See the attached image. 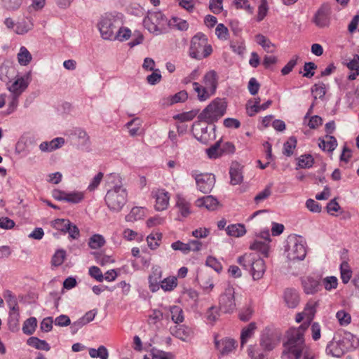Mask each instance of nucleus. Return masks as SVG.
<instances>
[{
  "label": "nucleus",
  "instance_id": "nucleus-54",
  "mask_svg": "<svg viewBox=\"0 0 359 359\" xmlns=\"http://www.w3.org/2000/svg\"><path fill=\"white\" fill-rule=\"evenodd\" d=\"M336 317L341 325H347L351 323V315L344 310L339 311L336 314Z\"/></svg>",
  "mask_w": 359,
  "mask_h": 359
},
{
  "label": "nucleus",
  "instance_id": "nucleus-32",
  "mask_svg": "<svg viewBox=\"0 0 359 359\" xmlns=\"http://www.w3.org/2000/svg\"><path fill=\"white\" fill-rule=\"evenodd\" d=\"M326 140H320L318 144L319 147L323 150H327L328 151H332L335 149L337 142V140L334 137L331 135H327L325 137Z\"/></svg>",
  "mask_w": 359,
  "mask_h": 359
},
{
  "label": "nucleus",
  "instance_id": "nucleus-16",
  "mask_svg": "<svg viewBox=\"0 0 359 359\" xmlns=\"http://www.w3.org/2000/svg\"><path fill=\"white\" fill-rule=\"evenodd\" d=\"M152 196L156 200L155 209L157 211L167 209L170 200V194L168 191L164 189H157L152 192Z\"/></svg>",
  "mask_w": 359,
  "mask_h": 359
},
{
  "label": "nucleus",
  "instance_id": "nucleus-29",
  "mask_svg": "<svg viewBox=\"0 0 359 359\" xmlns=\"http://www.w3.org/2000/svg\"><path fill=\"white\" fill-rule=\"evenodd\" d=\"M27 344L38 350L48 351L50 349V345L45 340H41L35 337H29Z\"/></svg>",
  "mask_w": 359,
  "mask_h": 359
},
{
  "label": "nucleus",
  "instance_id": "nucleus-8",
  "mask_svg": "<svg viewBox=\"0 0 359 359\" xmlns=\"http://www.w3.org/2000/svg\"><path fill=\"white\" fill-rule=\"evenodd\" d=\"M219 310L224 313H231L236 308L234 288L228 285L219 299Z\"/></svg>",
  "mask_w": 359,
  "mask_h": 359
},
{
  "label": "nucleus",
  "instance_id": "nucleus-22",
  "mask_svg": "<svg viewBox=\"0 0 359 359\" xmlns=\"http://www.w3.org/2000/svg\"><path fill=\"white\" fill-rule=\"evenodd\" d=\"M162 271L158 266L152 267L151 273L149 276V289L152 292H155L159 289V283L161 282Z\"/></svg>",
  "mask_w": 359,
  "mask_h": 359
},
{
  "label": "nucleus",
  "instance_id": "nucleus-40",
  "mask_svg": "<svg viewBox=\"0 0 359 359\" xmlns=\"http://www.w3.org/2000/svg\"><path fill=\"white\" fill-rule=\"evenodd\" d=\"M141 125L142 121L139 118H135L127 123L126 127L129 129L130 135L132 137L136 136Z\"/></svg>",
  "mask_w": 359,
  "mask_h": 359
},
{
  "label": "nucleus",
  "instance_id": "nucleus-6",
  "mask_svg": "<svg viewBox=\"0 0 359 359\" xmlns=\"http://www.w3.org/2000/svg\"><path fill=\"white\" fill-rule=\"evenodd\" d=\"M285 250L289 260H303L306 255V243L301 236L290 235L287 238Z\"/></svg>",
  "mask_w": 359,
  "mask_h": 359
},
{
  "label": "nucleus",
  "instance_id": "nucleus-1",
  "mask_svg": "<svg viewBox=\"0 0 359 359\" xmlns=\"http://www.w3.org/2000/svg\"><path fill=\"white\" fill-rule=\"evenodd\" d=\"M308 325L302 324L299 327L289 329L286 334L287 341L283 344L282 357L290 359H315V354L306 345L304 332Z\"/></svg>",
  "mask_w": 359,
  "mask_h": 359
},
{
  "label": "nucleus",
  "instance_id": "nucleus-12",
  "mask_svg": "<svg viewBox=\"0 0 359 359\" xmlns=\"http://www.w3.org/2000/svg\"><path fill=\"white\" fill-rule=\"evenodd\" d=\"M29 83V73L17 78L11 85H7V89L12 95L20 96L27 89Z\"/></svg>",
  "mask_w": 359,
  "mask_h": 359
},
{
  "label": "nucleus",
  "instance_id": "nucleus-48",
  "mask_svg": "<svg viewBox=\"0 0 359 359\" xmlns=\"http://www.w3.org/2000/svg\"><path fill=\"white\" fill-rule=\"evenodd\" d=\"M177 285V278L174 276L166 278L161 282V287L165 291L172 290Z\"/></svg>",
  "mask_w": 359,
  "mask_h": 359
},
{
  "label": "nucleus",
  "instance_id": "nucleus-44",
  "mask_svg": "<svg viewBox=\"0 0 359 359\" xmlns=\"http://www.w3.org/2000/svg\"><path fill=\"white\" fill-rule=\"evenodd\" d=\"M69 225L70 221L69 219H56L52 222L53 227L63 233H67V231L69 230Z\"/></svg>",
  "mask_w": 359,
  "mask_h": 359
},
{
  "label": "nucleus",
  "instance_id": "nucleus-7",
  "mask_svg": "<svg viewBox=\"0 0 359 359\" xmlns=\"http://www.w3.org/2000/svg\"><path fill=\"white\" fill-rule=\"evenodd\" d=\"M143 25L150 33L158 36L166 32L167 19L161 12H148Z\"/></svg>",
  "mask_w": 359,
  "mask_h": 359
},
{
  "label": "nucleus",
  "instance_id": "nucleus-27",
  "mask_svg": "<svg viewBox=\"0 0 359 359\" xmlns=\"http://www.w3.org/2000/svg\"><path fill=\"white\" fill-rule=\"evenodd\" d=\"M196 205L199 208L204 207L209 210H214L218 205V201L212 196H206L197 199Z\"/></svg>",
  "mask_w": 359,
  "mask_h": 359
},
{
  "label": "nucleus",
  "instance_id": "nucleus-52",
  "mask_svg": "<svg viewBox=\"0 0 359 359\" xmlns=\"http://www.w3.org/2000/svg\"><path fill=\"white\" fill-rule=\"evenodd\" d=\"M66 257V252L64 250H57L52 257L51 263L55 266H59L62 264Z\"/></svg>",
  "mask_w": 359,
  "mask_h": 359
},
{
  "label": "nucleus",
  "instance_id": "nucleus-36",
  "mask_svg": "<svg viewBox=\"0 0 359 359\" xmlns=\"http://www.w3.org/2000/svg\"><path fill=\"white\" fill-rule=\"evenodd\" d=\"M36 326L37 321L36 318L31 317L24 322L22 326V331L25 334L27 335H31L34 332Z\"/></svg>",
  "mask_w": 359,
  "mask_h": 359
},
{
  "label": "nucleus",
  "instance_id": "nucleus-2",
  "mask_svg": "<svg viewBox=\"0 0 359 359\" xmlns=\"http://www.w3.org/2000/svg\"><path fill=\"white\" fill-rule=\"evenodd\" d=\"M122 25V15L121 13H107L100 18L97 27L103 39L114 40L116 39V34Z\"/></svg>",
  "mask_w": 359,
  "mask_h": 359
},
{
  "label": "nucleus",
  "instance_id": "nucleus-13",
  "mask_svg": "<svg viewBox=\"0 0 359 359\" xmlns=\"http://www.w3.org/2000/svg\"><path fill=\"white\" fill-rule=\"evenodd\" d=\"M266 266L265 262L259 257L255 255L250 267V273L254 280H258L263 278Z\"/></svg>",
  "mask_w": 359,
  "mask_h": 359
},
{
  "label": "nucleus",
  "instance_id": "nucleus-15",
  "mask_svg": "<svg viewBox=\"0 0 359 359\" xmlns=\"http://www.w3.org/2000/svg\"><path fill=\"white\" fill-rule=\"evenodd\" d=\"M326 353L331 355L332 357L341 358L346 353V348L344 346L341 336L339 337H334L333 339L327 345Z\"/></svg>",
  "mask_w": 359,
  "mask_h": 359
},
{
  "label": "nucleus",
  "instance_id": "nucleus-51",
  "mask_svg": "<svg viewBox=\"0 0 359 359\" xmlns=\"http://www.w3.org/2000/svg\"><path fill=\"white\" fill-rule=\"evenodd\" d=\"M20 314H9L8 325L9 330L13 332H17L19 330Z\"/></svg>",
  "mask_w": 359,
  "mask_h": 359
},
{
  "label": "nucleus",
  "instance_id": "nucleus-58",
  "mask_svg": "<svg viewBox=\"0 0 359 359\" xmlns=\"http://www.w3.org/2000/svg\"><path fill=\"white\" fill-rule=\"evenodd\" d=\"M171 248L174 250L181 251L184 255H187L190 252V248L187 243H184L180 241L172 243L171 244Z\"/></svg>",
  "mask_w": 359,
  "mask_h": 359
},
{
  "label": "nucleus",
  "instance_id": "nucleus-38",
  "mask_svg": "<svg viewBox=\"0 0 359 359\" xmlns=\"http://www.w3.org/2000/svg\"><path fill=\"white\" fill-rule=\"evenodd\" d=\"M32 55L29 50L24 46H22L20 49V52L18 54V62L21 65H27L32 60Z\"/></svg>",
  "mask_w": 359,
  "mask_h": 359
},
{
  "label": "nucleus",
  "instance_id": "nucleus-24",
  "mask_svg": "<svg viewBox=\"0 0 359 359\" xmlns=\"http://www.w3.org/2000/svg\"><path fill=\"white\" fill-rule=\"evenodd\" d=\"M65 144V140L62 137H56L50 142H43L39 145V149L42 152H51Z\"/></svg>",
  "mask_w": 359,
  "mask_h": 359
},
{
  "label": "nucleus",
  "instance_id": "nucleus-56",
  "mask_svg": "<svg viewBox=\"0 0 359 359\" xmlns=\"http://www.w3.org/2000/svg\"><path fill=\"white\" fill-rule=\"evenodd\" d=\"M188 98V94L186 90H181L170 97V104L183 102Z\"/></svg>",
  "mask_w": 359,
  "mask_h": 359
},
{
  "label": "nucleus",
  "instance_id": "nucleus-43",
  "mask_svg": "<svg viewBox=\"0 0 359 359\" xmlns=\"http://www.w3.org/2000/svg\"><path fill=\"white\" fill-rule=\"evenodd\" d=\"M297 139L296 137L292 136L288 140L284 143L283 144V154L287 156H290L293 154V149L297 146Z\"/></svg>",
  "mask_w": 359,
  "mask_h": 359
},
{
  "label": "nucleus",
  "instance_id": "nucleus-34",
  "mask_svg": "<svg viewBox=\"0 0 359 359\" xmlns=\"http://www.w3.org/2000/svg\"><path fill=\"white\" fill-rule=\"evenodd\" d=\"M193 86L194 91L197 93V97L200 101H205L212 95L210 93L208 92V90H207V88L201 86L197 82H194Z\"/></svg>",
  "mask_w": 359,
  "mask_h": 359
},
{
  "label": "nucleus",
  "instance_id": "nucleus-64",
  "mask_svg": "<svg viewBox=\"0 0 359 359\" xmlns=\"http://www.w3.org/2000/svg\"><path fill=\"white\" fill-rule=\"evenodd\" d=\"M151 353L153 357L156 359H172V355L170 353L165 352L157 348H152Z\"/></svg>",
  "mask_w": 359,
  "mask_h": 359
},
{
  "label": "nucleus",
  "instance_id": "nucleus-11",
  "mask_svg": "<svg viewBox=\"0 0 359 359\" xmlns=\"http://www.w3.org/2000/svg\"><path fill=\"white\" fill-rule=\"evenodd\" d=\"M260 237L264 241H261L255 240L250 245V248L252 250L258 251L265 257H268L269 252V243L271 241L269 230L262 231L260 233Z\"/></svg>",
  "mask_w": 359,
  "mask_h": 359
},
{
  "label": "nucleus",
  "instance_id": "nucleus-42",
  "mask_svg": "<svg viewBox=\"0 0 359 359\" xmlns=\"http://www.w3.org/2000/svg\"><path fill=\"white\" fill-rule=\"evenodd\" d=\"M105 243V240L102 235L95 234L89 238L88 245L92 249H98Z\"/></svg>",
  "mask_w": 359,
  "mask_h": 359
},
{
  "label": "nucleus",
  "instance_id": "nucleus-3",
  "mask_svg": "<svg viewBox=\"0 0 359 359\" xmlns=\"http://www.w3.org/2000/svg\"><path fill=\"white\" fill-rule=\"evenodd\" d=\"M226 109V102L224 99L216 98L199 114L198 118L200 121L212 124L224 115Z\"/></svg>",
  "mask_w": 359,
  "mask_h": 359
},
{
  "label": "nucleus",
  "instance_id": "nucleus-23",
  "mask_svg": "<svg viewBox=\"0 0 359 359\" xmlns=\"http://www.w3.org/2000/svg\"><path fill=\"white\" fill-rule=\"evenodd\" d=\"M341 338L347 352L352 351L359 346V339L351 332H344Z\"/></svg>",
  "mask_w": 359,
  "mask_h": 359
},
{
  "label": "nucleus",
  "instance_id": "nucleus-59",
  "mask_svg": "<svg viewBox=\"0 0 359 359\" xmlns=\"http://www.w3.org/2000/svg\"><path fill=\"white\" fill-rule=\"evenodd\" d=\"M317 69V65L313 62H305L304 65V73L303 76L306 78H311L314 75L313 70Z\"/></svg>",
  "mask_w": 359,
  "mask_h": 359
},
{
  "label": "nucleus",
  "instance_id": "nucleus-37",
  "mask_svg": "<svg viewBox=\"0 0 359 359\" xmlns=\"http://www.w3.org/2000/svg\"><path fill=\"white\" fill-rule=\"evenodd\" d=\"M89 355L91 358H99L100 359H108L109 353L104 346H100L97 349L90 348Z\"/></svg>",
  "mask_w": 359,
  "mask_h": 359
},
{
  "label": "nucleus",
  "instance_id": "nucleus-5",
  "mask_svg": "<svg viewBox=\"0 0 359 359\" xmlns=\"http://www.w3.org/2000/svg\"><path fill=\"white\" fill-rule=\"evenodd\" d=\"M212 52L210 45L208 44V39L203 33H198L191 41L189 55L192 58L201 60L209 56Z\"/></svg>",
  "mask_w": 359,
  "mask_h": 359
},
{
  "label": "nucleus",
  "instance_id": "nucleus-28",
  "mask_svg": "<svg viewBox=\"0 0 359 359\" xmlns=\"http://www.w3.org/2000/svg\"><path fill=\"white\" fill-rule=\"evenodd\" d=\"M256 329L257 325L255 322L250 323L246 327L243 328L241 334V346H243L247 341L252 337Z\"/></svg>",
  "mask_w": 359,
  "mask_h": 359
},
{
  "label": "nucleus",
  "instance_id": "nucleus-20",
  "mask_svg": "<svg viewBox=\"0 0 359 359\" xmlns=\"http://www.w3.org/2000/svg\"><path fill=\"white\" fill-rule=\"evenodd\" d=\"M175 207L177 208L178 217L185 218L191 213V203L182 195H177Z\"/></svg>",
  "mask_w": 359,
  "mask_h": 359
},
{
  "label": "nucleus",
  "instance_id": "nucleus-35",
  "mask_svg": "<svg viewBox=\"0 0 359 359\" xmlns=\"http://www.w3.org/2000/svg\"><path fill=\"white\" fill-rule=\"evenodd\" d=\"M191 330L190 328L183 325L175 326L173 334L178 339L186 341L191 335Z\"/></svg>",
  "mask_w": 359,
  "mask_h": 359
},
{
  "label": "nucleus",
  "instance_id": "nucleus-14",
  "mask_svg": "<svg viewBox=\"0 0 359 359\" xmlns=\"http://www.w3.org/2000/svg\"><path fill=\"white\" fill-rule=\"evenodd\" d=\"M330 8L328 5L323 4L316 13L313 22L318 27H325L330 24Z\"/></svg>",
  "mask_w": 359,
  "mask_h": 359
},
{
  "label": "nucleus",
  "instance_id": "nucleus-41",
  "mask_svg": "<svg viewBox=\"0 0 359 359\" xmlns=\"http://www.w3.org/2000/svg\"><path fill=\"white\" fill-rule=\"evenodd\" d=\"M162 234L158 232L150 233L147 238V241L149 247L151 250H155L159 246V241L161 240Z\"/></svg>",
  "mask_w": 359,
  "mask_h": 359
},
{
  "label": "nucleus",
  "instance_id": "nucleus-62",
  "mask_svg": "<svg viewBox=\"0 0 359 359\" xmlns=\"http://www.w3.org/2000/svg\"><path fill=\"white\" fill-rule=\"evenodd\" d=\"M215 34L219 39L226 40L228 38L229 31L223 24H219L215 29Z\"/></svg>",
  "mask_w": 359,
  "mask_h": 359
},
{
  "label": "nucleus",
  "instance_id": "nucleus-18",
  "mask_svg": "<svg viewBox=\"0 0 359 359\" xmlns=\"http://www.w3.org/2000/svg\"><path fill=\"white\" fill-rule=\"evenodd\" d=\"M204 87L207 88L208 92L212 95L215 94L218 84V76L215 71L210 70L203 76Z\"/></svg>",
  "mask_w": 359,
  "mask_h": 359
},
{
  "label": "nucleus",
  "instance_id": "nucleus-4",
  "mask_svg": "<svg viewBox=\"0 0 359 359\" xmlns=\"http://www.w3.org/2000/svg\"><path fill=\"white\" fill-rule=\"evenodd\" d=\"M104 199L111 210L118 212L127 201L126 189L121 184H116L107 191Z\"/></svg>",
  "mask_w": 359,
  "mask_h": 359
},
{
  "label": "nucleus",
  "instance_id": "nucleus-45",
  "mask_svg": "<svg viewBox=\"0 0 359 359\" xmlns=\"http://www.w3.org/2000/svg\"><path fill=\"white\" fill-rule=\"evenodd\" d=\"M206 154L210 158H217L222 156L221 142L218 141L206 149Z\"/></svg>",
  "mask_w": 359,
  "mask_h": 359
},
{
  "label": "nucleus",
  "instance_id": "nucleus-25",
  "mask_svg": "<svg viewBox=\"0 0 359 359\" xmlns=\"http://www.w3.org/2000/svg\"><path fill=\"white\" fill-rule=\"evenodd\" d=\"M302 284L304 292L308 294H313L317 292L320 287L319 281L309 276L303 278Z\"/></svg>",
  "mask_w": 359,
  "mask_h": 359
},
{
  "label": "nucleus",
  "instance_id": "nucleus-10",
  "mask_svg": "<svg viewBox=\"0 0 359 359\" xmlns=\"http://www.w3.org/2000/svg\"><path fill=\"white\" fill-rule=\"evenodd\" d=\"M198 189L203 194H208L212 189L215 183V175L211 173H203L195 176Z\"/></svg>",
  "mask_w": 359,
  "mask_h": 359
},
{
  "label": "nucleus",
  "instance_id": "nucleus-19",
  "mask_svg": "<svg viewBox=\"0 0 359 359\" xmlns=\"http://www.w3.org/2000/svg\"><path fill=\"white\" fill-rule=\"evenodd\" d=\"M236 341L233 339L225 338L221 341L215 339V344L222 355H228L236 348Z\"/></svg>",
  "mask_w": 359,
  "mask_h": 359
},
{
  "label": "nucleus",
  "instance_id": "nucleus-53",
  "mask_svg": "<svg viewBox=\"0 0 359 359\" xmlns=\"http://www.w3.org/2000/svg\"><path fill=\"white\" fill-rule=\"evenodd\" d=\"M83 196L80 192H66L65 201L72 203H78L82 201Z\"/></svg>",
  "mask_w": 359,
  "mask_h": 359
},
{
  "label": "nucleus",
  "instance_id": "nucleus-60",
  "mask_svg": "<svg viewBox=\"0 0 359 359\" xmlns=\"http://www.w3.org/2000/svg\"><path fill=\"white\" fill-rule=\"evenodd\" d=\"M163 319V313L159 310H153L149 316L148 323L149 325H156Z\"/></svg>",
  "mask_w": 359,
  "mask_h": 359
},
{
  "label": "nucleus",
  "instance_id": "nucleus-49",
  "mask_svg": "<svg viewBox=\"0 0 359 359\" xmlns=\"http://www.w3.org/2000/svg\"><path fill=\"white\" fill-rule=\"evenodd\" d=\"M170 24L180 31H186L189 28V24L185 20L177 17L172 18Z\"/></svg>",
  "mask_w": 359,
  "mask_h": 359
},
{
  "label": "nucleus",
  "instance_id": "nucleus-55",
  "mask_svg": "<svg viewBox=\"0 0 359 359\" xmlns=\"http://www.w3.org/2000/svg\"><path fill=\"white\" fill-rule=\"evenodd\" d=\"M323 284L326 290H331L337 287L338 280L335 276H328L323 280Z\"/></svg>",
  "mask_w": 359,
  "mask_h": 359
},
{
  "label": "nucleus",
  "instance_id": "nucleus-47",
  "mask_svg": "<svg viewBox=\"0 0 359 359\" xmlns=\"http://www.w3.org/2000/svg\"><path fill=\"white\" fill-rule=\"evenodd\" d=\"M171 318L175 323H182L184 320L183 311L177 306H173L170 308Z\"/></svg>",
  "mask_w": 359,
  "mask_h": 359
},
{
  "label": "nucleus",
  "instance_id": "nucleus-39",
  "mask_svg": "<svg viewBox=\"0 0 359 359\" xmlns=\"http://www.w3.org/2000/svg\"><path fill=\"white\" fill-rule=\"evenodd\" d=\"M340 271H341V278L342 282L344 284L348 283L352 276V271L350 269L348 264L346 262H343L341 264Z\"/></svg>",
  "mask_w": 359,
  "mask_h": 359
},
{
  "label": "nucleus",
  "instance_id": "nucleus-57",
  "mask_svg": "<svg viewBox=\"0 0 359 359\" xmlns=\"http://www.w3.org/2000/svg\"><path fill=\"white\" fill-rule=\"evenodd\" d=\"M198 280L201 286L205 289L212 290L214 287V284L209 276H205L204 273H201L198 276Z\"/></svg>",
  "mask_w": 359,
  "mask_h": 359
},
{
  "label": "nucleus",
  "instance_id": "nucleus-33",
  "mask_svg": "<svg viewBox=\"0 0 359 359\" xmlns=\"http://www.w3.org/2000/svg\"><path fill=\"white\" fill-rule=\"evenodd\" d=\"M311 93L313 96V100L316 101L318 98L323 100L326 94V86L323 82H319L314 84L311 87Z\"/></svg>",
  "mask_w": 359,
  "mask_h": 359
},
{
  "label": "nucleus",
  "instance_id": "nucleus-31",
  "mask_svg": "<svg viewBox=\"0 0 359 359\" xmlns=\"http://www.w3.org/2000/svg\"><path fill=\"white\" fill-rule=\"evenodd\" d=\"M226 231L229 236L240 237L246 233V229L243 224H235L229 225L226 229Z\"/></svg>",
  "mask_w": 359,
  "mask_h": 359
},
{
  "label": "nucleus",
  "instance_id": "nucleus-46",
  "mask_svg": "<svg viewBox=\"0 0 359 359\" xmlns=\"http://www.w3.org/2000/svg\"><path fill=\"white\" fill-rule=\"evenodd\" d=\"M314 163V159L310 154L302 155L298 160V165L301 168H310Z\"/></svg>",
  "mask_w": 359,
  "mask_h": 359
},
{
  "label": "nucleus",
  "instance_id": "nucleus-61",
  "mask_svg": "<svg viewBox=\"0 0 359 359\" xmlns=\"http://www.w3.org/2000/svg\"><path fill=\"white\" fill-rule=\"evenodd\" d=\"M89 275L98 282H102L104 280V275L102 274L100 269L97 266H93L90 267Z\"/></svg>",
  "mask_w": 359,
  "mask_h": 359
},
{
  "label": "nucleus",
  "instance_id": "nucleus-17",
  "mask_svg": "<svg viewBox=\"0 0 359 359\" xmlns=\"http://www.w3.org/2000/svg\"><path fill=\"white\" fill-rule=\"evenodd\" d=\"M17 76L18 72L14 66L10 64H2L0 66V80L6 85H8Z\"/></svg>",
  "mask_w": 359,
  "mask_h": 359
},
{
  "label": "nucleus",
  "instance_id": "nucleus-21",
  "mask_svg": "<svg viewBox=\"0 0 359 359\" xmlns=\"http://www.w3.org/2000/svg\"><path fill=\"white\" fill-rule=\"evenodd\" d=\"M243 167L238 162H233L229 169L231 184L232 185L240 184L243 180Z\"/></svg>",
  "mask_w": 359,
  "mask_h": 359
},
{
  "label": "nucleus",
  "instance_id": "nucleus-26",
  "mask_svg": "<svg viewBox=\"0 0 359 359\" xmlns=\"http://www.w3.org/2000/svg\"><path fill=\"white\" fill-rule=\"evenodd\" d=\"M284 299L287 306L291 309L296 308L299 303L298 292L295 290L290 288L285 290Z\"/></svg>",
  "mask_w": 359,
  "mask_h": 359
},
{
  "label": "nucleus",
  "instance_id": "nucleus-9",
  "mask_svg": "<svg viewBox=\"0 0 359 359\" xmlns=\"http://www.w3.org/2000/svg\"><path fill=\"white\" fill-rule=\"evenodd\" d=\"M282 336L280 330L266 328L262 336L260 345L264 349L271 351L280 343Z\"/></svg>",
  "mask_w": 359,
  "mask_h": 359
},
{
  "label": "nucleus",
  "instance_id": "nucleus-63",
  "mask_svg": "<svg viewBox=\"0 0 359 359\" xmlns=\"http://www.w3.org/2000/svg\"><path fill=\"white\" fill-rule=\"evenodd\" d=\"M206 265L213 269L215 271L219 273L222 270V266L215 257H208L206 259Z\"/></svg>",
  "mask_w": 359,
  "mask_h": 359
},
{
  "label": "nucleus",
  "instance_id": "nucleus-50",
  "mask_svg": "<svg viewBox=\"0 0 359 359\" xmlns=\"http://www.w3.org/2000/svg\"><path fill=\"white\" fill-rule=\"evenodd\" d=\"M255 255L252 254H245L238 258L237 262L245 270L250 269L251 263Z\"/></svg>",
  "mask_w": 359,
  "mask_h": 359
},
{
  "label": "nucleus",
  "instance_id": "nucleus-30",
  "mask_svg": "<svg viewBox=\"0 0 359 359\" xmlns=\"http://www.w3.org/2000/svg\"><path fill=\"white\" fill-rule=\"evenodd\" d=\"M256 42L267 53H273L275 51V45L262 34H259L256 36Z\"/></svg>",
  "mask_w": 359,
  "mask_h": 359
}]
</instances>
